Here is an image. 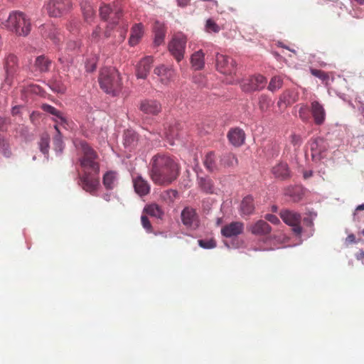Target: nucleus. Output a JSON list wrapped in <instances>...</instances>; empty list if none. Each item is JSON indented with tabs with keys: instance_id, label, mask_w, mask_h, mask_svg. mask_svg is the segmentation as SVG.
<instances>
[{
	"instance_id": "35",
	"label": "nucleus",
	"mask_w": 364,
	"mask_h": 364,
	"mask_svg": "<svg viewBox=\"0 0 364 364\" xmlns=\"http://www.w3.org/2000/svg\"><path fill=\"white\" fill-rule=\"evenodd\" d=\"M137 142V135L135 132L127 130L124 134V144L126 147L133 148Z\"/></svg>"
},
{
	"instance_id": "15",
	"label": "nucleus",
	"mask_w": 364,
	"mask_h": 364,
	"mask_svg": "<svg viewBox=\"0 0 364 364\" xmlns=\"http://www.w3.org/2000/svg\"><path fill=\"white\" fill-rule=\"evenodd\" d=\"M310 112L316 125H322L326 120V111L322 104L314 100L311 102Z\"/></svg>"
},
{
	"instance_id": "56",
	"label": "nucleus",
	"mask_w": 364,
	"mask_h": 364,
	"mask_svg": "<svg viewBox=\"0 0 364 364\" xmlns=\"http://www.w3.org/2000/svg\"><path fill=\"white\" fill-rule=\"evenodd\" d=\"M291 141L294 146H299L301 144V138L300 136L292 134L291 136Z\"/></svg>"
},
{
	"instance_id": "17",
	"label": "nucleus",
	"mask_w": 364,
	"mask_h": 364,
	"mask_svg": "<svg viewBox=\"0 0 364 364\" xmlns=\"http://www.w3.org/2000/svg\"><path fill=\"white\" fill-rule=\"evenodd\" d=\"M154 73L159 77L163 84H168L173 80L176 75L175 70L172 68L166 67L164 65L155 68Z\"/></svg>"
},
{
	"instance_id": "33",
	"label": "nucleus",
	"mask_w": 364,
	"mask_h": 364,
	"mask_svg": "<svg viewBox=\"0 0 364 364\" xmlns=\"http://www.w3.org/2000/svg\"><path fill=\"white\" fill-rule=\"evenodd\" d=\"M257 105L261 112H267L272 105L271 98L264 94H262L258 97Z\"/></svg>"
},
{
	"instance_id": "12",
	"label": "nucleus",
	"mask_w": 364,
	"mask_h": 364,
	"mask_svg": "<svg viewBox=\"0 0 364 364\" xmlns=\"http://www.w3.org/2000/svg\"><path fill=\"white\" fill-rule=\"evenodd\" d=\"M311 155L314 161H320L324 157L328 146L327 142L321 137L311 139L309 142Z\"/></svg>"
},
{
	"instance_id": "21",
	"label": "nucleus",
	"mask_w": 364,
	"mask_h": 364,
	"mask_svg": "<svg viewBox=\"0 0 364 364\" xmlns=\"http://www.w3.org/2000/svg\"><path fill=\"white\" fill-rule=\"evenodd\" d=\"M249 230L253 235L264 236L271 232L272 228L266 221L259 220L251 225Z\"/></svg>"
},
{
	"instance_id": "37",
	"label": "nucleus",
	"mask_w": 364,
	"mask_h": 364,
	"mask_svg": "<svg viewBox=\"0 0 364 364\" xmlns=\"http://www.w3.org/2000/svg\"><path fill=\"white\" fill-rule=\"evenodd\" d=\"M82 10L85 20L90 23L92 21L95 16V11L92 6L87 2L82 4Z\"/></svg>"
},
{
	"instance_id": "30",
	"label": "nucleus",
	"mask_w": 364,
	"mask_h": 364,
	"mask_svg": "<svg viewBox=\"0 0 364 364\" xmlns=\"http://www.w3.org/2000/svg\"><path fill=\"white\" fill-rule=\"evenodd\" d=\"M117 181V173L116 171H107L102 178V183L107 190H112Z\"/></svg>"
},
{
	"instance_id": "31",
	"label": "nucleus",
	"mask_w": 364,
	"mask_h": 364,
	"mask_svg": "<svg viewBox=\"0 0 364 364\" xmlns=\"http://www.w3.org/2000/svg\"><path fill=\"white\" fill-rule=\"evenodd\" d=\"M205 54L202 50H199L192 54L191 63L195 70H201L205 65Z\"/></svg>"
},
{
	"instance_id": "40",
	"label": "nucleus",
	"mask_w": 364,
	"mask_h": 364,
	"mask_svg": "<svg viewBox=\"0 0 364 364\" xmlns=\"http://www.w3.org/2000/svg\"><path fill=\"white\" fill-rule=\"evenodd\" d=\"M204 165L210 171L215 169V156L213 151L208 153L205 157Z\"/></svg>"
},
{
	"instance_id": "14",
	"label": "nucleus",
	"mask_w": 364,
	"mask_h": 364,
	"mask_svg": "<svg viewBox=\"0 0 364 364\" xmlns=\"http://www.w3.org/2000/svg\"><path fill=\"white\" fill-rule=\"evenodd\" d=\"M244 223L240 221L231 222L221 229V234L225 237H233L242 234L244 231Z\"/></svg>"
},
{
	"instance_id": "47",
	"label": "nucleus",
	"mask_w": 364,
	"mask_h": 364,
	"mask_svg": "<svg viewBox=\"0 0 364 364\" xmlns=\"http://www.w3.org/2000/svg\"><path fill=\"white\" fill-rule=\"evenodd\" d=\"M206 31L209 33H218L220 30L219 26L212 19H208L205 24Z\"/></svg>"
},
{
	"instance_id": "13",
	"label": "nucleus",
	"mask_w": 364,
	"mask_h": 364,
	"mask_svg": "<svg viewBox=\"0 0 364 364\" xmlns=\"http://www.w3.org/2000/svg\"><path fill=\"white\" fill-rule=\"evenodd\" d=\"M181 218L183 224L187 228L196 229L199 226L198 215L193 208L186 207L181 212Z\"/></svg>"
},
{
	"instance_id": "6",
	"label": "nucleus",
	"mask_w": 364,
	"mask_h": 364,
	"mask_svg": "<svg viewBox=\"0 0 364 364\" xmlns=\"http://www.w3.org/2000/svg\"><path fill=\"white\" fill-rule=\"evenodd\" d=\"M282 220L287 225L291 227V230L296 236H301L304 229L301 225V215L294 210L283 209L279 213Z\"/></svg>"
},
{
	"instance_id": "46",
	"label": "nucleus",
	"mask_w": 364,
	"mask_h": 364,
	"mask_svg": "<svg viewBox=\"0 0 364 364\" xmlns=\"http://www.w3.org/2000/svg\"><path fill=\"white\" fill-rule=\"evenodd\" d=\"M201 188L207 193H212L213 184L210 179L201 178L200 182Z\"/></svg>"
},
{
	"instance_id": "16",
	"label": "nucleus",
	"mask_w": 364,
	"mask_h": 364,
	"mask_svg": "<svg viewBox=\"0 0 364 364\" xmlns=\"http://www.w3.org/2000/svg\"><path fill=\"white\" fill-rule=\"evenodd\" d=\"M139 109L144 114L157 115L161 111V105L154 100H144L140 102Z\"/></svg>"
},
{
	"instance_id": "32",
	"label": "nucleus",
	"mask_w": 364,
	"mask_h": 364,
	"mask_svg": "<svg viewBox=\"0 0 364 364\" xmlns=\"http://www.w3.org/2000/svg\"><path fill=\"white\" fill-rule=\"evenodd\" d=\"M144 213H146L147 215L151 217H155L160 219L162 218L164 215V211L161 207L156 203L146 205L144 209Z\"/></svg>"
},
{
	"instance_id": "44",
	"label": "nucleus",
	"mask_w": 364,
	"mask_h": 364,
	"mask_svg": "<svg viewBox=\"0 0 364 364\" xmlns=\"http://www.w3.org/2000/svg\"><path fill=\"white\" fill-rule=\"evenodd\" d=\"M166 137L169 141L171 145L174 144L173 139L178 137V130L176 126H170L168 130H166L164 133Z\"/></svg>"
},
{
	"instance_id": "50",
	"label": "nucleus",
	"mask_w": 364,
	"mask_h": 364,
	"mask_svg": "<svg viewBox=\"0 0 364 364\" xmlns=\"http://www.w3.org/2000/svg\"><path fill=\"white\" fill-rule=\"evenodd\" d=\"M80 23L77 19H71L67 24V28L70 32L76 33L78 31Z\"/></svg>"
},
{
	"instance_id": "54",
	"label": "nucleus",
	"mask_w": 364,
	"mask_h": 364,
	"mask_svg": "<svg viewBox=\"0 0 364 364\" xmlns=\"http://www.w3.org/2000/svg\"><path fill=\"white\" fill-rule=\"evenodd\" d=\"M67 46L68 49L74 50L80 48V43L76 41H70L68 43Z\"/></svg>"
},
{
	"instance_id": "29",
	"label": "nucleus",
	"mask_w": 364,
	"mask_h": 364,
	"mask_svg": "<svg viewBox=\"0 0 364 364\" xmlns=\"http://www.w3.org/2000/svg\"><path fill=\"white\" fill-rule=\"evenodd\" d=\"M42 109L43 111L50 113V114L57 117V119H54V121L56 122L55 124H58V122H60L61 124H67V119L64 117L63 113H61L54 107L50 105L44 104L42 105Z\"/></svg>"
},
{
	"instance_id": "1",
	"label": "nucleus",
	"mask_w": 364,
	"mask_h": 364,
	"mask_svg": "<svg viewBox=\"0 0 364 364\" xmlns=\"http://www.w3.org/2000/svg\"><path fill=\"white\" fill-rule=\"evenodd\" d=\"M180 173L178 164L170 156L164 154L154 155L151 160L150 177L159 186H167L175 181Z\"/></svg>"
},
{
	"instance_id": "20",
	"label": "nucleus",
	"mask_w": 364,
	"mask_h": 364,
	"mask_svg": "<svg viewBox=\"0 0 364 364\" xmlns=\"http://www.w3.org/2000/svg\"><path fill=\"white\" fill-rule=\"evenodd\" d=\"M153 61L151 56H146L139 61L136 70V75L138 78H146L151 70Z\"/></svg>"
},
{
	"instance_id": "23",
	"label": "nucleus",
	"mask_w": 364,
	"mask_h": 364,
	"mask_svg": "<svg viewBox=\"0 0 364 364\" xmlns=\"http://www.w3.org/2000/svg\"><path fill=\"white\" fill-rule=\"evenodd\" d=\"M133 183L136 193L140 196H146L150 192V186L147 181L141 176L133 178Z\"/></svg>"
},
{
	"instance_id": "7",
	"label": "nucleus",
	"mask_w": 364,
	"mask_h": 364,
	"mask_svg": "<svg viewBox=\"0 0 364 364\" xmlns=\"http://www.w3.org/2000/svg\"><path fill=\"white\" fill-rule=\"evenodd\" d=\"M187 38L182 33H175L168 43V50L177 61H181L185 53Z\"/></svg>"
},
{
	"instance_id": "55",
	"label": "nucleus",
	"mask_w": 364,
	"mask_h": 364,
	"mask_svg": "<svg viewBox=\"0 0 364 364\" xmlns=\"http://www.w3.org/2000/svg\"><path fill=\"white\" fill-rule=\"evenodd\" d=\"M291 197L294 202H299L302 199V194L299 191L295 190Z\"/></svg>"
},
{
	"instance_id": "64",
	"label": "nucleus",
	"mask_w": 364,
	"mask_h": 364,
	"mask_svg": "<svg viewBox=\"0 0 364 364\" xmlns=\"http://www.w3.org/2000/svg\"><path fill=\"white\" fill-rule=\"evenodd\" d=\"M357 210H364V204L360 205L356 208Z\"/></svg>"
},
{
	"instance_id": "34",
	"label": "nucleus",
	"mask_w": 364,
	"mask_h": 364,
	"mask_svg": "<svg viewBox=\"0 0 364 364\" xmlns=\"http://www.w3.org/2000/svg\"><path fill=\"white\" fill-rule=\"evenodd\" d=\"M255 206L253 199L251 196L245 197L241 203L240 210L244 215H250L253 213Z\"/></svg>"
},
{
	"instance_id": "5",
	"label": "nucleus",
	"mask_w": 364,
	"mask_h": 364,
	"mask_svg": "<svg viewBox=\"0 0 364 364\" xmlns=\"http://www.w3.org/2000/svg\"><path fill=\"white\" fill-rule=\"evenodd\" d=\"M122 17V10L118 9L116 10L114 16L112 17L107 27L106 31H105V37L109 38L111 36V31L115 26L119 25V37L116 39L115 43H121L126 38L127 33L129 27V22Z\"/></svg>"
},
{
	"instance_id": "58",
	"label": "nucleus",
	"mask_w": 364,
	"mask_h": 364,
	"mask_svg": "<svg viewBox=\"0 0 364 364\" xmlns=\"http://www.w3.org/2000/svg\"><path fill=\"white\" fill-rule=\"evenodd\" d=\"M100 32H101L100 28L98 27V26L96 27L95 28V30L92 31V39L94 40V41H97V39L100 37Z\"/></svg>"
},
{
	"instance_id": "9",
	"label": "nucleus",
	"mask_w": 364,
	"mask_h": 364,
	"mask_svg": "<svg viewBox=\"0 0 364 364\" xmlns=\"http://www.w3.org/2000/svg\"><path fill=\"white\" fill-rule=\"evenodd\" d=\"M79 184L84 191L95 196L100 186V180L97 175L94 173L85 172L82 175H79Z\"/></svg>"
},
{
	"instance_id": "18",
	"label": "nucleus",
	"mask_w": 364,
	"mask_h": 364,
	"mask_svg": "<svg viewBox=\"0 0 364 364\" xmlns=\"http://www.w3.org/2000/svg\"><path fill=\"white\" fill-rule=\"evenodd\" d=\"M41 32L43 36L50 39L57 44L61 40L59 29L53 24H45L41 26Z\"/></svg>"
},
{
	"instance_id": "8",
	"label": "nucleus",
	"mask_w": 364,
	"mask_h": 364,
	"mask_svg": "<svg viewBox=\"0 0 364 364\" xmlns=\"http://www.w3.org/2000/svg\"><path fill=\"white\" fill-rule=\"evenodd\" d=\"M267 82V78L258 74L242 80L240 82V87L245 92H252L263 90Z\"/></svg>"
},
{
	"instance_id": "49",
	"label": "nucleus",
	"mask_w": 364,
	"mask_h": 364,
	"mask_svg": "<svg viewBox=\"0 0 364 364\" xmlns=\"http://www.w3.org/2000/svg\"><path fill=\"white\" fill-rule=\"evenodd\" d=\"M198 245L204 249H211L216 247V242L213 239L210 240H199Z\"/></svg>"
},
{
	"instance_id": "52",
	"label": "nucleus",
	"mask_w": 364,
	"mask_h": 364,
	"mask_svg": "<svg viewBox=\"0 0 364 364\" xmlns=\"http://www.w3.org/2000/svg\"><path fill=\"white\" fill-rule=\"evenodd\" d=\"M311 74L322 80H325L328 77L326 73L320 70L313 69L311 70Z\"/></svg>"
},
{
	"instance_id": "27",
	"label": "nucleus",
	"mask_w": 364,
	"mask_h": 364,
	"mask_svg": "<svg viewBox=\"0 0 364 364\" xmlns=\"http://www.w3.org/2000/svg\"><path fill=\"white\" fill-rule=\"evenodd\" d=\"M154 44L156 46H160L164 41L166 36V28L164 23L159 21H156L154 26Z\"/></svg>"
},
{
	"instance_id": "38",
	"label": "nucleus",
	"mask_w": 364,
	"mask_h": 364,
	"mask_svg": "<svg viewBox=\"0 0 364 364\" xmlns=\"http://www.w3.org/2000/svg\"><path fill=\"white\" fill-rule=\"evenodd\" d=\"M121 9L120 8H115L114 11L116 10ZM115 12H112V9L110 8L109 5L104 4L100 8V15L102 19L105 21H107L109 18L111 19L112 17L114 16Z\"/></svg>"
},
{
	"instance_id": "62",
	"label": "nucleus",
	"mask_w": 364,
	"mask_h": 364,
	"mask_svg": "<svg viewBox=\"0 0 364 364\" xmlns=\"http://www.w3.org/2000/svg\"><path fill=\"white\" fill-rule=\"evenodd\" d=\"M312 175H313V172H312L311 171H305V172L304 173V177L305 178H310L311 176H312Z\"/></svg>"
},
{
	"instance_id": "61",
	"label": "nucleus",
	"mask_w": 364,
	"mask_h": 364,
	"mask_svg": "<svg viewBox=\"0 0 364 364\" xmlns=\"http://www.w3.org/2000/svg\"><path fill=\"white\" fill-rule=\"evenodd\" d=\"M178 4L180 6H186L188 4L190 0H177Z\"/></svg>"
},
{
	"instance_id": "60",
	"label": "nucleus",
	"mask_w": 364,
	"mask_h": 364,
	"mask_svg": "<svg viewBox=\"0 0 364 364\" xmlns=\"http://www.w3.org/2000/svg\"><path fill=\"white\" fill-rule=\"evenodd\" d=\"M96 69V65L95 63H92L90 65H86V70L87 72H93Z\"/></svg>"
},
{
	"instance_id": "10",
	"label": "nucleus",
	"mask_w": 364,
	"mask_h": 364,
	"mask_svg": "<svg viewBox=\"0 0 364 364\" xmlns=\"http://www.w3.org/2000/svg\"><path fill=\"white\" fill-rule=\"evenodd\" d=\"M46 8L50 16L60 17L70 9L71 2L70 0H50Z\"/></svg>"
},
{
	"instance_id": "59",
	"label": "nucleus",
	"mask_w": 364,
	"mask_h": 364,
	"mask_svg": "<svg viewBox=\"0 0 364 364\" xmlns=\"http://www.w3.org/2000/svg\"><path fill=\"white\" fill-rule=\"evenodd\" d=\"M21 106H14L11 109V114L13 116H16L20 114Z\"/></svg>"
},
{
	"instance_id": "39",
	"label": "nucleus",
	"mask_w": 364,
	"mask_h": 364,
	"mask_svg": "<svg viewBox=\"0 0 364 364\" xmlns=\"http://www.w3.org/2000/svg\"><path fill=\"white\" fill-rule=\"evenodd\" d=\"M283 85V79L280 76H274L271 78L267 89L274 92L279 90Z\"/></svg>"
},
{
	"instance_id": "53",
	"label": "nucleus",
	"mask_w": 364,
	"mask_h": 364,
	"mask_svg": "<svg viewBox=\"0 0 364 364\" xmlns=\"http://www.w3.org/2000/svg\"><path fill=\"white\" fill-rule=\"evenodd\" d=\"M265 219L274 225H278L280 223V220L277 216L272 214H267Z\"/></svg>"
},
{
	"instance_id": "48",
	"label": "nucleus",
	"mask_w": 364,
	"mask_h": 364,
	"mask_svg": "<svg viewBox=\"0 0 364 364\" xmlns=\"http://www.w3.org/2000/svg\"><path fill=\"white\" fill-rule=\"evenodd\" d=\"M299 116L303 122L309 120V108L306 105H301L299 110Z\"/></svg>"
},
{
	"instance_id": "41",
	"label": "nucleus",
	"mask_w": 364,
	"mask_h": 364,
	"mask_svg": "<svg viewBox=\"0 0 364 364\" xmlns=\"http://www.w3.org/2000/svg\"><path fill=\"white\" fill-rule=\"evenodd\" d=\"M49 142L50 137L48 134H43L41 136L40 141L38 143L41 151L43 154H48L49 151Z\"/></svg>"
},
{
	"instance_id": "3",
	"label": "nucleus",
	"mask_w": 364,
	"mask_h": 364,
	"mask_svg": "<svg viewBox=\"0 0 364 364\" xmlns=\"http://www.w3.org/2000/svg\"><path fill=\"white\" fill-rule=\"evenodd\" d=\"M74 144L80 155L79 162L83 169V173L91 171L98 175L100 164L96 151L85 141L82 139H75Z\"/></svg>"
},
{
	"instance_id": "57",
	"label": "nucleus",
	"mask_w": 364,
	"mask_h": 364,
	"mask_svg": "<svg viewBox=\"0 0 364 364\" xmlns=\"http://www.w3.org/2000/svg\"><path fill=\"white\" fill-rule=\"evenodd\" d=\"M304 225L311 228L314 226L313 219L310 217H305L302 220Z\"/></svg>"
},
{
	"instance_id": "63",
	"label": "nucleus",
	"mask_w": 364,
	"mask_h": 364,
	"mask_svg": "<svg viewBox=\"0 0 364 364\" xmlns=\"http://www.w3.org/2000/svg\"><path fill=\"white\" fill-rule=\"evenodd\" d=\"M102 198L106 201H109L110 200V198H111V194L110 193H105L103 195Z\"/></svg>"
},
{
	"instance_id": "43",
	"label": "nucleus",
	"mask_w": 364,
	"mask_h": 364,
	"mask_svg": "<svg viewBox=\"0 0 364 364\" xmlns=\"http://www.w3.org/2000/svg\"><path fill=\"white\" fill-rule=\"evenodd\" d=\"M50 87L53 92L57 93L63 94L66 91V86L60 80H58L50 82Z\"/></svg>"
},
{
	"instance_id": "24",
	"label": "nucleus",
	"mask_w": 364,
	"mask_h": 364,
	"mask_svg": "<svg viewBox=\"0 0 364 364\" xmlns=\"http://www.w3.org/2000/svg\"><path fill=\"white\" fill-rule=\"evenodd\" d=\"M228 138L235 146H240L245 142V134L241 129L235 128L229 131Z\"/></svg>"
},
{
	"instance_id": "26",
	"label": "nucleus",
	"mask_w": 364,
	"mask_h": 364,
	"mask_svg": "<svg viewBox=\"0 0 364 364\" xmlns=\"http://www.w3.org/2000/svg\"><path fill=\"white\" fill-rule=\"evenodd\" d=\"M4 68L7 75V77L12 76L18 69V58L14 54L7 55L5 60Z\"/></svg>"
},
{
	"instance_id": "19",
	"label": "nucleus",
	"mask_w": 364,
	"mask_h": 364,
	"mask_svg": "<svg viewBox=\"0 0 364 364\" xmlns=\"http://www.w3.org/2000/svg\"><path fill=\"white\" fill-rule=\"evenodd\" d=\"M299 96L298 92L294 90H285L280 95L277 105L279 107L291 105L298 101Z\"/></svg>"
},
{
	"instance_id": "36",
	"label": "nucleus",
	"mask_w": 364,
	"mask_h": 364,
	"mask_svg": "<svg viewBox=\"0 0 364 364\" xmlns=\"http://www.w3.org/2000/svg\"><path fill=\"white\" fill-rule=\"evenodd\" d=\"M221 164L224 166L232 167L237 164V159L236 156L232 153H225L224 154L220 159Z\"/></svg>"
},
{
	"instance_id": "2",
	"label": "nucleus",
	"mask_w": 364,
	"mask_h": 364,
	"mask_svg": "<svg viewBox=\"0 0 364 364\" xmlns=\"http://www.w3.org/2000/svg\"><path fill=\"white\" fill-rule=\"evenodd\" d=\"M0 21L1 26L8 31L19 36H27L31 30V23L27 16L19 11H11L5 18V14L0 11Z\"/></svg>"
},
{
	"instance_id": "22",
	"label": "nucleus",
	"mask_w": 364,
	"mask_h": 364,
	"mask_svg": "<svg viewBox=\"0 0 364 364\" xmlns=\"http://www.w3.org/2000/svg\"><path fill=\"white\" fill-rule=\"evenodd\" d=\"M52 61L45 55L38 56L33 64V72L43 73L49 71Z\"/></svg>"
},
{
	"instance_id": "51",
	"label": "nucleus",
	"mask_w": 364,
	"mask_h": 364,
	"mask_svg": "<svg viewBox=\"0 0 364 364\" xmlns=\"http://www.w3.org/2000/svg\"><path fill=\"white\" fill-rule=\"evenodd\" d=\"M141 225L148 232L152 231L151 224L146 215H142L141 217Z\"/></svg>"
},
{
	"instance_id": "28",
	"label": "nucleus",
	"mask_w": 364,
	"mask_h": 364,
	"mask_svg": "<svg viewBox=\"0 0 364 364\" xmlns=\"http://www.w3.org/2000/svg\"><path fill=\"white\" fill-rule=\"evenodd\" d=\"M272 174L277 178L284 180L289 177L290 171L288 165L285 163H279L272 169Z\"/></svg>"
},
{
	"instance_id": "42",
	"label": "nucleus",
	"mask_w": 364,
	"mask_h": 364,
	"mask_svg": "<svg viewBox=\"0 0 364 364\" xmlns=\"http://www.w3.org/2000/svg\"><path fill=\"white\" fill-rule=\"evenodd\" d=\"M55 129L57 132L56 136L53 138V145L56 151L61 152L63 149V142L58 128V124H55Z\"/></svg>"
},
{
	"instance_id": "4",
	"label": "nucleus",
	"mask_w": 364,
	"mask_h": 364,
	"mask_svg": "<svg viewBox=\"0 0 364 364\" xmlns=\"http://www.w3.org/2000/svg\"><path fill=\"white\" fill-rule=\"evenodd\" d=\"M100 88L112 96L122 90V83L119 73L114 68H103L98 77Z\"/></svg>"
},
{
	"instance_id": "25",
	"label": "nucleus",
	"mask_w": 364,
	"mask_h": 364,
	"mask_svg": "<svg viewBox=\"0 0 364 364\" xmlns=\"http://www.w3.org/2000/svg\"><path fill=\"white\" fill-rule=\"evenodd\" d=\"M144 35V26L142 23H135L131 28V34L129 38V44L134 46L139 43Z\"/></svg>"
},
{
	"instance_id": "11",
	"label": "nucleus",
	"mask_w": 364,
	"mask_h": 364,
	"mask_svg": "<svg viewBox=\"0 0 364 364\" xmlns=\"http://www.w3.org/2000/svg\"><path fill=\"white\" fill-rule=\"evenodd\" d=\"M215 65L217 70L224 75H232L235 73V61L228 55L217 53Z\"/></svg>"
},
{
	"instance_id": "45",
	"label": "nucleus",
	"mask_w": 364,
	"mask_h": 364,
	"mask_svg": "<svg viewBox=\"0 0 364 364\" xmlns=\"http://www.w3.org/2000/svg\"><path fill=\"white\" fill-rule=\"evenodd\" d=\"M161 196L164 200L173 202L177 198L178 192L172 189L167 190L161 194Z\"/></svg>"
}]
</instances>
